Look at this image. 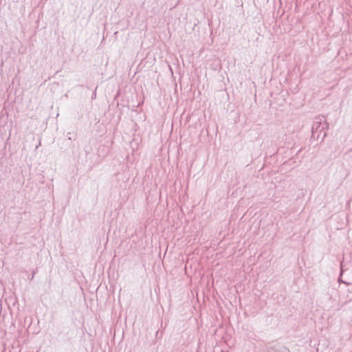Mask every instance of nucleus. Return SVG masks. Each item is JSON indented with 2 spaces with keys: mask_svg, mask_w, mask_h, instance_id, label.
I'll return each instance as SVG.
<instances>
[{
  "mask_svg": "<svg viewBox=\"0 0 352 352\" xmlns=\"http://www.w3.org/2000/svg\"><path fill=\"white\" fill-rule=\"evenodd\" d=\"M35 274H36V272L33 271V273H32V274H31V277L30 278V280H32L34 278Z\"/></svg>",
  "mask_w": 352,
  "mask_h": 352,
  "instance_id": "nucleus-3",
  "label": "nucleus"
},
{
  "mask_svg": "<svg viewBox=\"0 0 352 352\" xmlns=\"http://www.w3.org/2000/svg\"><path fill=\"white\" fill-rule=\"evenodd\" d=\"M320 136H321V134L318 133L317 131H314L311 130V139L318 140Z\"/></svg>",
  "mask_w": 352,
  "mask_h": 352,
  "instance_id": "nucleus-2",
  "label": "nucleus"
},
{
  "mask_svg": "<svg viewBox=\"0 0 352 352\" xmlns=\"http://www.w3.org/2000/svg\"><path fill=\"white\" fill-rule=\"evenodd\" d=\"M329 122L325 120V117L323 116H318L315 117L314 123L312 124L311 129L314 131H317L318 133L322 134V142L327 136V132L325 130L329 129Z\"/></svg>",
  "mask_w": 352,
  "mask_h": 352,
  "instance_id": "nucleus-1",
  "label": "nucleus"
},
{
  "mask_svg": "<svg viewBox=\"0 0 352 352\" xmlns=\"http://www.w3.org/2000/svg\"><path fill=\"white\" fill-rule=\"evenodd\" d=\"M68 139H69V140H72V136H69V137L68 138Z\"/></svg>",
  "mask_w": 352,
  "mask_h": 352,
  "instance_id": "nucleus-4",
  "label": "nucleus"
}]
</instances>
